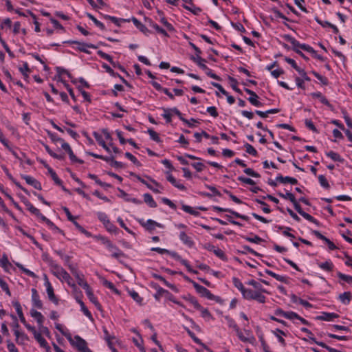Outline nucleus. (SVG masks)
I'll return each mask as SVG.
<instances>
[{
  "label": "nucleus",
  "mask_w": 352,
  "mask_h": 352,
  "mask_svg": "<svg viewBox=\"0 0 352 352\" xmlns=\"http://www.w3.org/2000/svg\"><path fill=\"white\" fill-rule=\"evenodd\" d=\"M285 318L289 319V320H294V319L298 318L299 316L293 311H287L285 314Z\"/></svg>",
  "instance_id": "64"
},
{
  "label": "nucleus",
  "mask_w": 352,
  "mask_h": 352,
  "mask_svg": "<svg viewBox=\"0 0 352 352\" xmlns=\"http://www.w3.org/2000/svg\"><path fill=\"white\" fill-rule=\"evenodd\" d=\"M19 70L22 73L25 79L28 78V74L30 73V70L28 67V64L27 63H25L23 64V67H20Z\"/></svg>",
  "instance_id": "39"
},
{
  "label": "nucleus",
  "mask_w": 352,
  "mask_h": 352,
  "mask_svg": "<svg viewBox=\"0 0 352 352\" xmlns=\"http://www.w3.org/2000/svg\"><path fill=\"white\" fill-rule=\"evenodd\" d=\"M258 96L256 94H254V96H250L248 98L249 102L254 106L256 107H261L262 106V104L261 102L258 100Z\"/></svg>",
  "instance_id": "33"
},
{
  "label": "nucleus",
  "mask_w": 352,
  "mask_h": 352,
  "mask_svg": "<svg viewBox=\"0 0 352 352\" xmlns=\"http://www.w3.org/2000/svg\"><path fill=\"white\" fill-rule=\"evenodd\" d=\"M284 38L285 41L289 42L292 45L294 50L300 47L301 44L290 35H285Z\"/></svg>",
  "instance_id": "25"
},
{
  "label": "nucleus",
  "mask_w": 352,
  "mask_h": 352,
  "mask_svg": "<svg viewBox=\"0 0 352 352\" xmlns=\"http://www.w3.org/2000/svg\"><path fill=\"white\" fill-rule=\"evenodd\" d=\"M238 179L245 184H249V185H254L255 184V182L254 180H252L250 178L244 177H239Z\"/></svg>",
  "instance_id": "62"
},
{
  "label": "nucleus",
  "mask_w": 352,
  "mask_h": 352,
  "mask_svg": "<svg viewBox=\"0 0 352 352\" xmlns=\"http://www.w3.org/2000/svg\"><path fill=\"white\" fill-rule=\"evenodd\" d=\"M258 291H253L248 289L247 292H244L243 297L248 300H256L261 303L265 302V297Z\"/></svg>",
  "instance_id": "3"
},
{
  "label": "nucleus",
  "mask_w": 352,
  "mask_h": 352,
  "mask_svg": "<svg viewBox=\"0 0 352 352\" xmlns=\"http://www.w3.org/2000/svg\"><path fill=\"white\" fill-rule=\"evenodd\" d=\"M129 294L131 296V297L138 304L141 305L142 302V298L140 296L138 292L135 291H129Z\"/></svg>",
  "instance_id": "32"
},
{
  "label": "nucleus",
  "mask_w": 352,
  "mask_h": 352,
  "mask_svg": "<svg viewBox=\"0 0 352 352\" xmlns=\"http://www.w3.org/2000/svg\"><path fill=\"white\" fill-rule=\"evenodd\" d=\"M338 276L341 279L344 280L345 282L351 284L352 283V276L345 275L340 272L338 273Z\"/></svg>",
  "instance_id": "54"
},
{
  "label": "nucleus",
  "mask_w": 352,
  "mask_h": 352,
  "mask_svg": "<svg viewBox=\"0 0 352 352\" xmlns=\"http://www.w3.org/2000/svg\"><path fill=\"white\" fill-rule=\"evenodd\" d=\"M319 267L323 270L331 272L333 270V265L331 261H325L324 263H319Z\"/></svg>",
  "instance_id": "30"
},
{
  "label": "nucleus",
  "mask_w": 352,
  "mask_h": 352,
  "mask_svg": "<svg viewBox=\"0 0 352 352\" xmlns=\"http://www.w3.org/2000/svg\"><path fill=\"white\" fill-rule=\"evenodd\" d=\"M45 167L47 168L48 173L51 175L55 184L59 186H62V181L58 177L56 173L53 170V169L48 165H45Z\"/></svg>",
  "instance_id": "17"
},
{
  "label": "nucleus",
  "mask_w": 352,
  "mask_h": 352,
  "mask_svg": "<svg viewBox=\"0 0 352 352\" xmlns=\"http://www.w3.org/2000/svg\"><path fill=\"white\" fill-rule=\"evenodd\" d=\"M16 265L19 269H21L28 276H31L34 278L37 277V276L33 272L25 268L21 264L17 263H16Z\"/></svg>",
  "instance_id": "36"
},
{
  "label": "nucleus",
  "mask_w": 352,
  "mask_h": 352,
  "mask_svg": "<svg viewBox=\"0 0 352 352\" xmlns=\"http://www.w3.org/2000/svg\"><path fill=\"white\" fill-rule=\"evenodd\" d=\"M0 265L6 270L8 271L11 263L9 262L8 257L3 255L2 258L0 259Z\"/></svg>",
  "instance_id": "27"
},
{
  "label": "nucleus",
  "mask_w": 352,
  "mask_h": 352,
  "mask_svg": "<svg viewBox=\"0 0 352 352\" xmlns=\"http://www.w3.org/2000/svg\"><path fill=\"white\" fill-rule=\"evenodd\" d=\"M69 43L76 44L77 49L79 51L83 52L87 54H90V52L87 50V47L93 48V49H96L98 47L97 46H96L94 44H87V43H80V42H78V41H69Z\"/></svg>",
  "instance_id": "9"
},
{
  "label": "nucleus",
  "mask_w": 352,
  "mask_h": 352,
  "mask_svg": "<svg viewBox=\"0 0 352 352\" xmlns=\"http://www.w3.org/2000/svg\"><path fill=\"white\" fill-rule=\"evenodd\" d=\"M192 283L193 287L196 289V291L200 294L202 296L207 298L209 300H218L219 297L215 296L213 295L208 289L206 287L199 285L198 283L191 281Z\"/></svg>",
  "instance_id": "4"
},
{
  "label": "nucleus",
  "mask_w": 352,
  "mask_h": 352,
  "mask_svg": "<svg viewBox=\"0 0 352 352\" xmlns=\"http://www.w3.org/2000/svg\"><path fill=\"white\" fill-rule=\"evenodd\" d=\"M87 16L89 17V19H90L94 23V24L97 27H98L101 30L105 29L104 24L102 23H101L100 21H99L98 20H97L92 14H91L89 13H87Z\"/></svg>",
  "instance_id": "34"
},
{
  "label": "nucleus",
  "mask_w": 352,
  "mask_h": 352,
  "mask_svg": "<svg viewBox=\"0 0 352 352\" xmlns=\"http://www.w3.org/2000/svg\"><path fill=\"white\" fill-rule=\"evenodd\" d=\"M265 272L269 274L270 276L274 277V278H276L277 280L278 281H280V282H283V283H286L287 281V278L285 276H280L279 274H277L270 270H267L265 271Z\"/></svg>",
  "instance_id": "28"
},
{
  "label": "nucleus",
  "mask_w": 352,
  "mask_h": 352,
  "mask_svg": "<svg viewBox=\"0 0 352 352\" xmlns=\"http://www.w3.org/2000/svg\"><path fill=\"white\" fill-rule=\"evenodd\" d=\"M139 223H140L141 226H142L144 228H145L147 230L150 232L155 230L156 227H163L162 224L151 219H148L146 221H144V220L141 219L139 220Z\"/></svg>",
  "instance_id": "7"
},
{
  "label": "nucleus",
  "mask_w": 352,
  "mask_h": 352,
  "mask_svg": "<svg viewBox=\"0 0 352 352\" xmlns=\"http://www.w3.org/2000/svg\"><path fill=\"white\" fill-rule=\"evenodd\" d=\"M276 181H278L282 184L290 183L292 184H296L298 183V181L296 179H295L294 177H283L281 175H278L276 177Z\"/></svg>",
  "instance_id": "15"
},
{
  "label": "nucleus",
  "mask_w": 352,
  "mask_h": 352,
  "mask_svg": "<svg viewBox=\"0 0 352 352\" xmlns=\"http://www.w3.org/2000/svg\"><path fill=\"white\" fill-rule=\"evenodd\" d=\"M134 25L138 28H139L142 32H145L146 30H147V28L143 25L136 18H133L132 19Z\"/></svg>",
  "instance_id": "52"
},
{
  "label": "nucleus",
  "mask_w": 352,
  "mask_h": 352,
  "mask_svg": "<svg viewBox=\"0 0 352 352\" xmlns=\"http://www.w3.org/2000/svg\"><path fill=\"white\" fill-rule=\"evenodd\" d=\"M244 173L247 174L248 175L252 176L253 177H259L260 175L255 171H254L252 168H245L244 170Z\"/></svg>",
  "instance_id": "60"
},
{
  "label": "nucleus",
  "mask_w": 352,
  "mask_h": 352,
  "mask_svg": "<svg viewBox=\"0 0 352 352\" xmlns=\"http://www.w3.org/2000/svg\"><path fill=\"white\" fill-rule=\"evenodd\" d=\"M191 166L193 168H195L198 172L202 171L205 168V165L201 162L192 163Z\"/></svg>",
  "instance_id": "57"
},
{
  "label": "nucleus",
  "mask_w": 352,
  "mask_h": 352,
  "mask_svg": "<svg viewBox=\"0 0 352 352\" xmlns=\"http://www.w3.org/2000/svg\"><path fill=\"white\" fill-rule=\"evenodd\" d=\"M7 348L10 352H19L15 345L10 340L7 341Z\"/></svg>",
  "instance_id": "63"
},
{
  "label": "nucleus",
  "mask_w": 352,
  "mask_h": 352,
  "mask_svg": "<svg viewBox=\"0 0 352 352\" xmlns=\"http://www.w3.org/2000/svg\"><path fill=\"white\" fill-rule=\"evenodd\" d=\"M301 216H302L305 219H306L307 220H308L310 222H312L314 223H316V224H318V221L314 219L311 215H310L309 214L305 212H302V214H300Z\"/></svg>",
  "instance_id": "51"
},
{
  "label": "nucleus",
  "mask_w": 352,
  "mask_h": 352,
  "mask_svg": "<svg viewBox=\"0 0 352 352\" xmlns=\"http://www.w3.org/2000/svg\"><path fill=\"white\" fill-rule=\"evenodd\" d=\"M93 135L94 137L96 138V140H97V142H98V144L102 146H104L106 143L104 141L102 135L100 134H99L97 132H94L93 133Z\"/></svg>",
  "instance_id": "49"
},
{
  "label": "nucleus",
  "mask_w": 352,
  "mask_h": 352,
  "mask_svg": "<svg viewBox=\"0 0 352 352\" xmlns=\"http://www.w3.org/2000/svg\"><path fill=\"white\" fill-rule=\"evenodd\" d=\"M160 21L166 28L168 30L173 31L174 30L173 25L170 23H168L164 17H162Z\"/></svg>",
  "instance_id": "59"
},
{
  "label": "nucleus",
  "mask_w": 352,
  "mask_h": 352,
  "mask_svg": "<svg viewBox=\"0 0 352 352\" xmlns=\"http://www.w3.org/2000/svg\"><path fill=\"white\" fill-rule=\"evenodd\" d=\"M327 155L335 162H343V159L340 157V155L338 153H335L333 151L328 152L327 153Z\"/></svg>",
  "instance_id": "31"
},
{
  "label": "nucleus",
  "mask_w": 352,
  "mask_h": 352,
  "mask_svg": "<svg viewBox=\"0 0 352 352\" xmlns=\"http://www.w3.org/2000/svg\"><path fill=\"white\" fill-rule=\"evenodd\" d=\"M300 49L305 50L312 54H316V51L309 45L306 44H301L300 45Z\"/></svg>",
  "instance_id": "61"
},
{
  "label": "nucleus",
  "mask_w": 352,
  "mask_h": 352,
  "mask_svg": "<svg viewBox=\"0 0 352 352\" xmlns=\"http://www.w3.org/2000/svg\"><path fill=\"white\" fill-rule=\"evenodd\" d=\"M138 180L140 182H142V184L146 185L147 186V188H149L150 190H151L153 192H155V193H160L161 192V191L160 190H158L157 188H154L152 185L148 184L146 181H145L144 179H142L141 177H138Z\"/></svg>",
  "instance_id": "37"
},
{
  "label": "nucleus",
  "mask_w": 352,
  "mask_h": 352,
  "mask_svg": "<svg viewBox=\"0 0 352 352\" xmlns=\"http://www.w3.org/2000/svg\"><path fill=\"white\" fill-rule=\"evenodd\" d=\"M148 133L153 140L157 142H160V138H159L158 134L155 131H153V129H148Z\"/></svg>",
  "instance_id": "50"
},
{
  "label": "nucleus",
  "mask_w": 352,
  "mask_h": 352,
  "mask_svg": "<svg viewBox=\"0 0 352 352\" xmlns=\"http://www.w3.org/2000/svg\"><path fill=\"white\" fill-rule=\"evenodd\" d=\"M233 283L234 286L241 292L243 296H244V292H247L248 289H246L244 287L243 283L237 278H233L232 279Z\"/></svg>",
  "instance_id": "26"
},
{
  "label": "nucleus",
  "mask_w": 352,
  "mask_h": 352,
  "mask_svg": "<svg viewBox=\"0 0 352 352\" xmlns=\"http://www.w3.org/2000/svg\"><path fill=\"white\" fill-rule=\"evenodd\" d=\"M23 179H24L25 180V182L32 186L34 188H35L36 189H38V190H41V184L39 182H38L36 179H35L34 178L30 177V176H28V175H23L22 176Z\"/></svg>",
  "instance_id": "10"
},
{
  "label": "nucleus",
  "mask_w": 352,
  "mask_h": 352,
  "mask_svg": "<svg viewBox=\"0 0 352 352\" xmlns=\"http://www.w3.org/2000/svg\"><path fill=\"white\" fill-rule=\"evenodd\" d=\"M312 73L315 76V77H316L321 82L322 85H327L328 84V80L327 78L321 76L320 74L316 72H313Z\"/></svg>",
  "instance_id": "55"
},
{
  "label": "nucleus",
  "mask_w": 352,
  "mask_h": 352,
  "mask_svg": "<svg viewBox=\"0 0 352 352\" xmlns=\"http://www.w3.org/2000/svg\"><path fill=\"white\" fill-rule=\"evenodd\" d=\"M30 314H31L32 317H33L34 318H35L37 320V322L38 323V324L42 325V324L43 322L44 318L42 316L41 313H40L34 309H32L30 311Z\"/></svg>",
  "instance_id": "23"
},
{
  "label": "nucleus",
  "mask_w": 352,
  "mask_h": 352,
  "mask_svg": "<svg viewBox=\"0 0 352 352\" xmlns=\"http://www.w3.org/2000/svg\"><path fill=\"white\" fill-rule=\"evenodd\" d=\"M70 343L76 346L80 351L82 352H91L87 346V342L85 340L81 338L80 336H76L74 339L69 338Z\"/></svg>",
  "instance_id": "2"
},
{
  "label": "nucleus",
  "mask_w": 352,
  "mask_h": 352,
  "mask_svg": "<svg viewBox=\"0 0 352 352\" xmlns=\"http://www.w3.org/2000/svg\"><path fill=\"white\" fill-rule=\"evenodd\" d=\"M318 180L322 186H323L325 188H329V183L324 175H319Z\"/></svg>",
  "instance_id": "53"
},
{
  "label": "nucleus",
  "mask_w": 352,
  "mask_h": 352,
  "mask_svg": "<svg viewBox=\"0 0 352 352\" xmlns=\"http://www.w3.org/2000/svg\"><path fill=\"white\" fill-rule=\"evenodd\" d=\"M182 209H183L185 212H188V213H189V214H191L195 215V216L198 215V214H199V212H197V211H195V210H194L192 209V208H191L190 206H186V205H183V206H182Z\"/></svg>",
  "instance_id": "56"
},
{
  "label": "nucleus",
  "mask_w": 352,
  "mask_h": 352,
  "mask_svg": "<svg viewBox=\"0 0 352 352\" xmlns=\"http://www.w3.org/2000/svg\"><path fill=\"white\" fill-rule=\"evenodd\" d=\"M351 298V294L349 292H344L339 296L340 300L344 305H348Z\"/></svg>",
  "instance_id": "21"
},
{
  "label": "nucleus",
  "mask_w": 352,
  "mask_h": 352,
  "mask_svg": "<svg viewBox=\"0 0 352 352\" xmlns=\"http://www.w3.org/2000/svg\"><path fill=\"white\" fill-rule=\"evenodd\" d=\"M278 195L279 197H280L285 199H289L291 202L295 201L296 198H295L294 195L289 192H287L285 194H283L282 192H278Z\"/></svg>",
  "instance_id": "35"
},
{
  "label": "nucleus",
  "mask_w": 352,
  "mask_h": 352,
  "mask_svg": "<svg viewBox=\"0 0 352 352\" xmlns=\"http://www.w3.org/2000/svg\"><path fill=\"white\" fill-rule=\"evenodd\" d=\"M311 96L313 98H318L322 104L328 107L331 106L327 99L320 92L313 93L311 94Z\"/></svg>",
  "instance_id": "24"
},
{
  "label": "nucleus",
  "mask_w": 352,
  "mask_h": 352,
  "mask_svg": "<svg viewBox=\"0 0 352 352\" xmlns=\"http://www.w3.org/2000/svg\"><path fill=\"white\" fill-rule=\"evenodd\" d=\"M103 285L104 286H106L107 287H108L109 289H110L113 292H115L116 294H120L119 291L116 288V287L111 282L108 281L107 280H104L103 281Z\"/></svg>",
  "instance_id": "43"
},
{
  "label": "nucleus",
  "mask_w": 352,
  "mask_h": 352,
  "mask_svg": "<svg viewBox=\"0 0 352 352\" xmlns=\"http://www.w3.org/2000/svg\"><path fill=\"white\" fill-rule=\"evenodd\" d=\"M338 318V315L335 313L323 312L320 316L316 317L320 320L332 321L335 318Z\"/></svg>",
  "instance_id": "11"
},
{
  "label": "nucleus",
  "mask_w": 352,
  "mask_h": 352,
  "mask_svg": "<svg viewBox=\"0 0 352 352\" xmlns=\"http://www.w3.org/2000/svg\"><path fill=\"white\" fill-rule=\"evenodd\" d=\"M32 298L33 305L38 309L42 308V302L39 299V296L36 289H32Z\"/></svg>",
  "instance_id": "12"
},
{
  "label": "nucleus",
  "mask_w": 352,
  "mask_h": 352,
  "mask_svg": "<svg viewBox=\"0 0 352 352\" xmlns=\"http://www.w3.org/2000/svg\"><path fill=\"white\" fill-rule=\"evenodd\" d=\"M51 271L60 280L69 278V274L60 265L52 264Z\"/></svg>",
  "instance_id": "5"
},
{
  "label": "nucleus",
  "mask_w": 352,
  "mask_h": 352,
  "mask_svg": "<svg viewBox=\"0 0 352 352\" xmlns=\"http://www.w3.org/2000/svg\"><path fill=\"white\" fill-rule=\"evenodd\" d=\"M249 284H250V285H252V286H253L255 289H257V291H258V292H267V291H266L265 289H263V288L262 287L261 285L259 283H258V282H256V281H255V280H250V281L249 282Z\"/></svg>",
  "instance_id": "44"
},
{
  "label": "nucleus",
  "mask_w": 352,
  "mask_h": 352,
  "mask_svg": "<svg viewBox=\"0 0 352 352\" xmlns=\"http://www.w3.org/2000/svg\"><path fill=\"white\" fill-rule=\"evenodd\" d=\"M167 175V180L170 182L175 187L180 190H185V186L183 184H179L171 174L168 173Z\"/></svg>",
  "instance_id": "16"
},
{
  "label": "nucleus",
  "mask_w": 352,
  "mask_h": 352,
  "mask_svg": "<svg viewBox=\"0 0 352 352\" xmlns=\"http://www.w3.org/2000/svg\"><path fill=\"white\" fill-rule=\"evenodd\" d=\"M78 302H79L80 305V307H81V310L83 311V313L85 314V315L86 316H87L88 318H91V312L87 309V308L85 307L84 302L80 300H78Z\"/></svg>",
  "instance_id": "45"
},
{
  "label": "nucleus",
  "mask_w": 352,
  "mask_h": 352,
  "mask_svg": "<svg viewBox=\"0 0 352 352\" xmlns=\"http://www.w3.org/2000/svg\"><path fill=\"white\" fill-rule=\"evenodd\" d=\"M104 17L106 19L111 20L113 23H115L118 26L120 25V22L126 21V20L121 19H117V18H116L114 16H109V15H105Z\"/></svg>",
  "instance_id": "47"
},
{
  "label": "nucleus",
  "mask_w": 352,
  "mask_h": 352,
  "mask_svg": "<svg viewBox=\"0 0 352 352\" xmlns=\"http://www.w3.org/2000/svg\"><path fill=\"white\" fill-rule=\"evenodd\" d=\"M98 54L102 58L108 60L111 64L115 66V63L112 60V58L110 55L103 52L102 51L99 50L98 52Z\"/></svg>",
  "instance_id": "42"
},
{
  "label": "nucleus",
  "mask_w": 352,
  "mask_h": 352,
  "mask_svg": "<svg viewBox=\"0 0 352 352\" xmlns=\"http://www.w3.org/2000/svg\"><path fill=\"white\" fill-rule=\"evenodd\" d=\"M245 151L248 153H249L253 156L257 155L256 150L251 144L246 143L245 144Z\"/></svg>",
  "instance_id": "41"
},
{
  "label": "nucleus",
  "mask_w": 352,
  "mask_h": 352,
  "mask_svg": "<svg viewBox=\"0 0 352 352\" xmlns=\"http://www.w3.org/2000/svg\"><path fill=\"white\" fill-rule=\"evenodd\" d=\"M102 243L107 248V249L112 253L111 256L117 259L124 256V254L111 241L105 237H100Z\"/></svg>",
  "instance_id": "1"
},
{
  "label": "nucleus",
  "mask_w": 352,
  "mask_h": 352,
  "mask_svg": "<svg viewBox=\"0 0 352 352\" xmlns=\"http://www.w3.org/2000/svg\"><path fill=\"white\" fill-rule=\"evenodd\" d=\"M151 26L160 34H163L164 36H167L168 34L166 32V30H164V29H162V28H160L157 24L156 23H153L151 25Z\"/></svg>",
  "instance_id": "58"
},
{
  "label": "nucleus",
  "mask_w": 352,
  "mask_h": 352,
  "mask_svg": "<svg viewBox=\"0 0 352 352\" xmlns=\"http://www.w3.org/2000/svg\"><path fill=\"white\" fill-rule=\"evenodd\" d=\"M194 61L206 72V74L210 69L204 64L206 60L200 56L195 58Z\"/></svg>",
  "instance_id": "20"
},
{
  "label": "nucleus",
  "mask_w": 352,
  "mask_h": 352,
  "mask_svg": "<svg viewBox=\"0 0 352 352\" xmlns=\"http://www.w3.org/2000/svg\"><path fill=\"white\" fill-rule=\"evenodd\" d=\"M23 201L24 204L25 205L27 209L33 214L36 216L38 219H41L42 217L44 216L43 215L40 210L35 208L28 199H23Z\"/></svg>",
  "instance_id": "8"
},
{
  "label": "nucleus",
  "mask_w": 352,
  "mask_h": 352,
  "mask_svg": "<svg viewBox=\"0 0 352 352\" xmlns=\"http://www.w3.org/2000/svg\"><path fill=\"white\" fill-rule=\"evenodd\" d=\"M234 329L236 331V334H237V336H238L239 338L241 341H243V342H248V341H249V339H248V338L245 337V336L243 335L242 332L239 330V327H237V325H236V324H234Z\"/></svg>",
  "instance_id": "46"
},
{
  "label": "nucleus",
  "mask_w": 352,
  "mask_h": 352,
  "mask_svg": "<svg viewBox=\"0 0 352 352\" xmlns=\"http://www.w3.org/2000/svg\"><path fill=\"white\" fill-rule=\"evenodd\" d=\"M0 287L9 296H11L7 283L0 277Z\"/></svg>",
  "instance_id": "38"
},
{
  "label": "nucleus",
  "mask_w": 352,
  "mask_h": 352,
  "mask_svg": "<svg viewBox=\"0 0 352 352\" xmlns=\"http://www.w3.org/2000/svg\"><path fill=\"white\" fill-rule=\"evenodd\" d=\"M89 300L97 307V308L100 309V305L97 300L96 298L94 296L91 289L89 290L86 292Z\"/></svg>",
  "instance_id": "29"
},
{
  "label": "nucleus",
  "mask_w": 352,
  "mask_h": 352,
  "mask_svg": "<svg viewBox=\"0 0 352 352\" xmlns=\"http://www.w3.org/2000/svg\"><path fill=\"white\" fill-rule=\"evenodd\" d=\"M14 333L16 336V341L19 344H23L28 340V337L23 333L20 332L19 330L15 329Z\"/></svg>",
  "instance_id": "13"
},
{
  "label": "nucleus",
  "mask_w": 352,
  "mask_h": 352,
  "mask_svg": "<svg viewBox=\"0 0 352 352\" xmlns=\"http://www.w3.org/2000/svg\"><path fill=\"white\" fill-rule=\"evenodd\" d=\"M179 239L184 244L187 245L188 246L191 247L193 245L192 241L184 232H180Z\"/></svg>",
  "instance_id": "19"
},
{
  "label": "nucleus",
  "mask_w": 352,
  "mask_h": 352,
  "mask_svg": "<svg viewBox=\"0 0 352 352\" xmlns=\"http://www.w3.org/2000/svg\"><path fill=\"white\" fill-rule=\"evenodd\" d=\"M98 217L103 223L107 230L110 232L116 231V228L110 222L107 215L104 212H98Z\"/></svg>",
  "instance_id": "6"
},
{
  "label": "nucleus",
  "mask_w": 352,
  "mask_h": 352,
  "mask_svg": "<svg viewBox=\"0 0 352 352\" xmlns=\"http://www.w3.org/2000/svg\"><path fill=\"white\" fill-rule=\"evenodd\" d=\"M197 309L201 311V314L203 318H206L208 320L212 318L210 313L207 309L204 308L203 307L201 306V308Z\"/></svg>",
  "instance_id": "40"
},
{
  "label": "nucleus",
  "mask_w": 352,
  "mask_h": 352,
  "mask_svg": "<svg viewBox=\"0 0 352 352\" xmlns=\"http://www.w3.org/2000/svg\"><path fill=\"white\" fill-rule=\"evenodd\" d=\"M67 153L69 154V159L71 160L72 162H78L80 164H82L83 163V161L81 160H79L78 159L76 155L74 154L72 148H70L69 151H67Z\"/></svg>",
  "instance_id": "48"
},
{
  "label": "nucleus",
  "mask_w": 352,
  "mask_h": 352,
  "mask_svg": "<svg viewBox=\"0 0 352 352\" xmlns=\"http://www.w3.org/2000/svg\"><path fill=\"white\" fill-rule=\"evenodd\" d=\"M45 287H46V291H47V294L49 299L52 302L57 304L58 303V300H57V298H56V296L54 294V289H53L52 285L47 283V286H45Z\"/></svg>",
  "instance_id": "14"
},
{
  "label": "nucleus",
  "mask_w": 352,
  "mask_h": 352,
  "mask_svg": "<svg viewBox=\"0 0 352 352\" xmlns=\"http://www.w3.org/2000/svg\"><path fill=\"white\" fill-rule=\"evenodd\" d=\"M144 201L151 208L157 207V203L154 201L152 196L148 193L144 195Z\"/></svg>",
  "instance_id": "22"
},
{
  "label": "nucleus",
  "mask_w": 352,
  "mask_h": 352,
  "mask_svg": "<svg viewBox=\"0 0 352 352\" xmlns=\"http://www.w3.org/2000/svg\"><path fill=\"white\" fill-rule=\"evenodd\" d=\"M34 338L39 343L40 346L43 348H48L47 342L45 339L38 332H36L34 335Z\"/></svg>",
  "instance_id": "18"
}]
</instances>
